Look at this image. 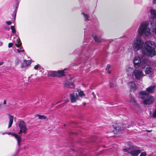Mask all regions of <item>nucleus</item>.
<instances>
[{
  "mask_svg": "<svg viewBox=\"0 0 156 156\" xmlns=\"http://www.w3.org/2000/svg\"><path fill=\"white\" fill-rule=\"evenodd\" d=\"M114 129H115V130L117 131V132H119L121 130V127H119V126L118 127H114Z\"/></svg>",
  "mask_w": 156,
  "mask_h": 156,
  "instance_id": "c85d7f7f",
  "label": "nucleus"
},
{
  "mask_svg": "<svg viewBox=\"0 0 156 156\" xmlns=\"http://www.w3.org/2000/svg\"><path fill=\"white\" fill-rule=\"evenodd\" d=\"M22 48H23L22 47H21L20 49H17V50L18 53H20L21 52H24V50H21L22 49Z\"/></svg>",
  "mask_w": 156,
  "mask_h": 156,
  "instance_id": "7c9ffc66",
  "label": "nucleus"
},
{
  "mask_svg": "<svg viewBox=\"0 0 156 156\" xmlns=\"http://www.w3.org/2000/svg\"><path fill=\"white\" fill-rule=\"evenodd\" d=\"M34 68L36 69L39 70L40 72H41L43 69V68L39 65L35 66Z\"/></svg>",
  "mask_w": 156,
  "mask_h": 156,
  "instance_id": "5701e85b",
  "label": "nucleus"
},
{
  "mask_svg": "<svg viewBox=\"0 0 156 156\" xmlns=\"http://www.w3.org/2000/svg\"><path fill=\"white\" fill-rule=\"evenodd\" d=\"M56 77H62L65 76L63 70H59L56 72Z\"/></svg>",
  "mask_w": 156,
  "mask_h": 156,
  "instance_id": "f3484780",
  "label": "nucleus"
},
{
  "mask_svg": "<svg viewBox=\"0 0 156 156\" xmlns=\"http://www.w3.org/2000/svg\"><path fill=\"white\" fill-rule=\"evenodd\" d=\"M106 71H107V72L108 73V74H111V71L110 70H109V69L108 70H106Z\"/></svg>",
  "mask_w": 156,
  "mask_h": 156,
  "instance_id": "58836bf2",
  "label": "nucleus"
},
{
  "mask_svg": "<svg viewBox=\"0 0 156 156\" xmlns=\"http://www.w3.org/2000/svg\"><path fill=\"white\" fill-rule=\"evenodd\" d=\"M156 46L154 41H147L145 42L144 48L142 49L144 55L149 57H152L156 54L155 50Z\"/></svg>",
  "mask_w": 156,
  "mask_h": 156,
  "instance_id": "f03ea898",
  "label": "nucleus"
},
{
  "mask_svg": "<svg viewBox=\"0 0 156 156\" xmlns=\"http://www.w3.org/2000/svg\"><path fill=\"white\" fill-rule=\"evenodd\" d=\"M17 9V7H16V9H15V15L16 16V9Z\"/></svg>",
  "mask_w": 156,
  "mask_h": 156,
  "instance_id": "79ce46f5",
  "label": "nucleus"
},
{
  "mask_svg": "<svg viewBox=\"0 0 156 156\" xmlns=\"http://www.w3.org/2000/svg\"><path fill=\"white\" fill-rule=\"evenodd\" d=\"M37 116H38L39 118L40 119H45L46 118V117L43 115H37Z\"/></svg>",
  "mask_w": 156,
  "mask_h": 156,
  "instance_id": "a878e982",
  "label": "nucleus"
},
{
  "mask_svg": "<svg viewBox=\"0 0 156 156\" xmlns=\"http://www.w3.org/2000/svg\"><path fill=\"white\" fill-rule=\"evenodd\" d=\"M31 62L29 60L27 61L25 60H23V62L22 63L21 67L22 68H25L27 66H29Z\"/></svg>",
  "mask_w": 156,
  "mask_h": 156,
  "instance_id": "4468645a",
  "label": "nucleus"
},
{
  "mask_svg": "<svg viewBox=\"0 0 156 156\" xmlns=\"http://www.w3.org/2000/svg\"><path fill=\"white\" fill-rule=\"evenodd\" d=\"M70 100L72 103L76 102V100L78 99V95L76 91H74L73 93L70 94Z\"/></svg>",
  "mask_w": 156,
  "mask_h": 156,
  "instance_id": "9d476101",
  "label": "nucleus"
},
{
  "mask_svg": "<svg viewBox=\"0 0 156 156\" xmlns=\"http://www.w3.org/2000/svg\"><path fill=\"white\" fill-rule=\"evenodd\" d=\"M92 36L93 37L94 41H95L99 43L101 42L102 40L101 38L98 37L95 34H93L92 35Z\"/></svg>",
  "mask_w": 156,
  "mask_h": 156,
  "instance_id": "a211bd4d",
  "label": "nucleus"
},
{
  "mask_svg": "<svg viewBox=\"0 0 156 156\" xmlns=\"http://www.w3.org/2000/svg\"><path fill=\"white\" fill-rule=\"evenodd\" d=\"M82 14H83L84 17L85 18L86 21L89 20V18L90 17V16L84 13L83 12H82Z\"/></svg>",
  "mask_w": 156,
  "mask_h": 156,
  "instance_id": "b1692460",
  "label": "nucleus"
},
{
  "mask_svg": "<svg viewBox=\"0 0 156 156\" xmlns=\"http://www.w3.org/2000/svg\"><path fill=\"white\" fill-rule=\"evenodd\" d=\"M6 101L5 100H4V102H3V104L5 105V104H6Z\"/></svg>",
  "mask_w": 156,
  "mask_h": 156,
  "instance_id": "37998d69",
  "label": "nucleus"
},
{
  "mask_svg": "<svg viewBox=\"0 0 156 156\" xmlns=\"http://www.w3.org/2000/svg\"><path fill=\"white\" fill-rule=\"evenodd\" d=\"M115 79H112L109 81V86L111 88H114L116 87V84L115 83Z\"/></svg>",
  "mask_w": 156,
  "mask_h": 156,
  "instance_id": "2eb2a0df",
  "label": "nucleus"
},
{
  "mask_svg": "<svg viewBox=\"0 0 156 156\" xmlns=\"http://www.w3.org/2000/svg\"><path fill=\"white\" fill-rule=\"evenodd\" d=\"M92 94L93 95L94 98H95V94L94 92H93L92 93Z\"/></svg>",
  "mask_w": 156,
  "mask_h": 156,
  "instance_id": "ea45409f",
  "label": "nucleus"
},
{
  "mask_svg": "<svg viewBox=\"0 0 156 156\" xmlns=\"http://www.w3.org/2000/svg\"><path fill=\"white\" fill-rule=\"evenodd\" d=\"M128 147L124 148L123 151L127 152L133 156H137L140 153L141 151L139 149L140 148L133 145L130 143L128 144Z\"/></svg>",
  "mask_w": 156,
  "mask_h": 156,
  "instance_id": "39448f33",
  "label": "nucleus"
},
{
  "mask_svg": "<svg viewBox=\"0 0 156 156\" xmlns=\"http://www.w3.org/2000/svg\"><path fill=\"white\" fill-rule=\"evenodd\" d=\"M77 91L78 92L79 94V96L82 97L85 95L83 91L80 90L79 91V90H77Z\"/></svg>",
  "mask_w": 156,
  "mask_h": 156,
  "instance_id": "393cba45",
  "label": "nucleus"
},
{
  "mask_svg": "<svg viewBox=\"0 0 156 156\" xmlns=\"http://www.w3.org/2000/svg\"><path fill=\"white\" fill-rule=\"evenodd\" d=\"M12 46H13V44L12 43H9L8 44V47L9 48L12 47Z\"/></svg>",
  "mask_w": 156,
  "mask_h": 156,
  "instance_id": "c9c22d12",
  "label": "nucleus"
},
{
  "mask_svg": "<svg viewBox=\"0 0 156 156\" xmlns=\"http://www.w3.org/2000/svg\"><path fill=\"white\" fill-rule=\"evenodd\" d=\"M17 5H18V4H19V2H18V1H17Z\"/></svg>",
  "mask_w": 156,
  "mask_h": 156,
  "instance_id": "8fccbe9b",
  "label": "nucleus"
},
{
  "mask_svg": "<svg viewBox=\"0 0 156 156\" xmlns=\"http://www.w3.org/2000/svg\"><path fill=\"white\" fill-rule=\"evenodd\" d=\"M16 43L15 44V45L18 48H20L21 46L22 43L21 41L19 38L16 40Z\"/></svg>",
  "mask_w": 156,
  "mask_h": 156,
  "instance_id": "412c9836",
  "label": "nucleus"
},
{
  "mask_svg": "<svg viewBox=\"0 0 156 156\" xmlns=\"http://www.w3.org/2000/svg\"><path fill=\"white\" fill-rule=\"evenodd\" d=\"M2 104H0V109L2 108Z\"/></svg>",
  "mask_w": 156,
  "mask_h": 156,
  "instance_id": "de8ad7c7",
  "label": "nucleus"
},
{
  "mask_svg": "<svg viewBox=\"0 0 156 156\" xmlns=\"http://www.w3.org/2000/svg\"><path fill=\"white\" fill-rule=\"evenodd\" d=\"M1 133L3 135H5V134H6V133Z\"/></svg>",
  "mask_w": 156,
  "mask_h": 156,
  "instance_id": "c03bdc74",
  "label": "nucleus"
},
{
  "mask_svg": "<svg viewBox=\"0 0 156 156\" xmlns=\"http://www.w3.org/2000/svg\"><path fill=\"white\" fill-rule=\"evenodd\" d=\"M6 23L7 24L9 25H10L11 24V22L9 21H6Z\"/></svg>",
  "mask_w": 156,
  "mask_h": 156,
  "instance_id": "e433bc0d",
  "label": "nucleus"
},
{
  "mask_svg": "<svg viewBox=\"0 0 156 156\" xmlns=\"http://www.w3.org/2000/svg\"><path fill=\"white\" fill-rule=\"evenodd\" d=\"M9 125L8 126V128H9L12 125L13 123V116L10 115H9Z\"/></svg>",
  "mask_w": 156,
  "mask_h": 156,
  "instance_id": "6ab92c4d",
  "label": "nucleus"
},
{
  "mask_svg": "<svg viewBox=\"0 0 156 156\" xmlns=\"http://www.w3.org/2000/svg\"><path fill=\"white\" fill-rule=\"evenodd\" d=\"M36 77V75H31L28 77V79L29 80H30V81H31V80H34Z\"/></svg>",
  "mask_w": 156,
  "mask_h": 156,
  "instance_id": "cd10ccee",
  "label": "nucleus"
},
{
  "mask_svg": "<svg viewBox=\"0 0 156 156\" xmlns=\"http://www.w3.org/2000/svg\"><path fill=\"white\" fill-rule=\"evenodd\" d=\"M83 104L84 105H86V103L85 102H83Z\"/></svg>",
  "mask_w": 156,
  "mask_h": 156,
  "instance_id": "49530a36",
  "label": "nucleus"
},
{
  "mask_svg": "<svg viewBox=\"0 0 156 156\" xmlns=\"http://www.w3.org/2000/svg\"><path fill=\"white\" fill-rule=\"evenodd\" d=\"M152 116L153 118H156V109L154 111L153 114Z\"/></svg>",
  "mask_w": 156,
  "mask_h": 156,
  "instance_id": "2f4dec72",
  "label": "nucleus"
},
{
  "mask_svg": "<svg viewBox=\"0 0 156 156\" xmlns=\"http://www.w3.org/2000/svg\"><path fill=\"white\" fill-rule=\"evenodd\" d=\"M61 102V101L58 102H57V104H58V103H59Z\"/></svg>",
  "mask_w": 156,
  "mask_h": 156,
  "instance_id": "3c124183",
  "label": "nucleus"
},
{
  "mask_svg": "<svg viewBox=\"0 0 156 156\" xmlns=\"http://www.w3.org/2000/svg\"><path fill=\"white\" fill-rule=\"evenodd\" d=\"M11 29L12 30V32L13 33H16V30L15 29V27L14 26H11Z\"/></svg>",
  "mask_w": 156,
  "mask_h": 156,
  "instance_id": "c756f323",
  "label": "nucleus"
},
{
  "mask_svg": "<svg viewBox=\"0 0 156 156\" xmlns=\"http://www.w3.org/2000/svg\"><path fill=\"white\" fill-rule=\"evenodd\" d=\"M152 130H147V131L148 132H151Z\"/></svg>",
  "mask_w": 156,
  "mask_h": 156,
  "instance_id": "09e8293b",
  "label": "nucleus"
},
{
  "mask_svg": "<svg viewBox=\"0 0 156 156\" xmlns=\"http://www.w3.org/2000/svg\"><path fill=\"white\" fill-rule=\"evenodd\" d=\"M18 125L20 129L19 134L23 132L24 134L27 133V129L25 122L23 121H20L19 122Z\"/></svg>",
  "mask_w": 156,
  "mask_h": 156,
  "instance_id": "0eeeda50",
  "label": "nucleus"
},
{
  "mask_svg": "<svg viewBox=\"0 0 156 156\" xmlns=\"http://www.w3.org/2000/svg\"><path fill=\"white\" fill-rule=\"evenodd\" d=\"M128 85L131 90L134 91L136 89V86L134 82L132 81L129 82Z\"/></svg>",
  "mask_w": 156,
  "mask_h": 156,
  "instance_id": "ddd939ff",
  "label": "nucleus"
},
{
  "mask_svg": "<svg viewBox=\"0 0 156 156\" xmlns=\"http://www.w3.org/2000/svg\"><path fill=\"white\" fill-rule=\"evenodd\" d=\"M152 62L148 59L142 58H140V65L142 68H145V70L146 74H150L152 72V69L151 66Z\"/></svg>",
  "mask_w": 156,
  "mask_h": 156,
  "instance_id": "20e7f679",
  "label": "nucleus"
},
{
  "mask_svg": "<svg viewBox=\"0 0 156 156\" xmlns=\"http://www.w3.org/2000/svg\"><path fill=\"white\" fill-rule=\"evenodd\" d=\"M133 63L135 68L134 69L132 76H134L137 80L142 79L144 75L143 71L138 67L140 66V58L138 56L135 57L133 60Z\"/></svg>",
  "mask_w": 156,
  "mask_h": 156,
  "instance_id": "7ed1b4c3",
  "label": "nucleus"
},
{
  "mask_svg": "<svg viewBox=\"0 0 156 156\" xmlns=\"http://www.w3.org/2000/svg\"><path fill=\"white\" fill-rule=\"evenodd\" d=\"M134 69L132 68L129 66L126 67L125 71L128 76H131L133 75Z\"/></svg>",
  "mask_w": 156,
  "mask_h": 156,
  "instance_id": "f8f14e48",
  "label": "nucleus"
},
{
  "mask_svg": "<svg viewBox=\"0 0 156 156\" xmlns=\"http://www.w3.org/2000/svg\"><path fill=\"white\" fill-rule=\"evenodd\" d=\"M130 96H129L130 101L131 103H133L135 105H137L135 101L134 100V97L131 96L130 94Z\"/></svg>",
  "mask_w": 156,
  "mask_h": 156,
  "instance_id": "4be33fe9",
  "label": "nucleus"
},
{
  "mask_svg": "<svg viewBox=\"0 0 156 156\" xmlns=\"http://www.w3.org/2000/svg\"><path fill=\"white\" fill-rule=\"evenodd\" d=\"M3 63V62H0V66L2 65Z\"/></svg>",
  "mask_w": 156,
  "mask_h": 156,
  "instance_id": "a18cd8bd",
  "label": "nucleus"
},
{
  "mask_svg": "<svg viewBox=\"0 0 156 156\" xmlns=\"http://www.w3.org/2000/svg\"><path fill=\"white\" fill-rule=\"evenodd\" d=\"M130 126H129V125H127V126H126V125L125 124H123V125H122V128H129L130 127Z\"/></svg>",
  "mask_w": 156,
  "mask_h": 156,
  "instance_id": "f704fd0d",
  "label": "nucleus"
},
{
  "mask_svg": "<svg viewBox=\"0 0 156 156\" xmlns=\"http://www.w3.org/2000/svg\"><path fill=\"white\" fill-rule=\"evenodd\" d=\"M153 4H156V0H153Z\"/></svg>",
  "mask_w": 156,
  "mask_h": 156,
  "instance_id": "a19ab883",
  "label": "nucleus"
},
{
  "mask_svg": "<svg viewBox=\"0 0 156 156\" xmlns=\"http://www.w3.org/2000/svg\"><path fill=\"white\" fill-rule=\"evenodd\" d=\"M140 156H146V153L145 152L141 153Z\"/></svg>",
  "mask_w": 156,
  "mask_h": 156,
  "instance_id": "473e14b6",
  "label": "nucleus"
},
{
  "mask_svg": "<svg viewBox=\"0 0 156 156\" xmlns=\"http://www.w3.org/2000/svg\"><path fill=\"white\" fill-rule=\"evenodd\" d=\"M149 25V23L146 22H144L140 24L137 30L138 35L134 39L132 43L133 49L135 51L139 50L143 47L144 41L140 36L143 34L147 36L151 35Z\"/></svg>",
  "mask_w": 156,
  "mask_h": 156,
  "instance_id": "f257e3e1",
  "label": "nucleus"
},
{
  "mask_svg": "<svg viewBox=\"0 0 156 156\" xmlns=\"http://www.w3.org/2000/svg\"><path fill=\"white\" fill-rule=\"evenodd\" d=\"M154 99L153 96H150L147 99L144 100L143 101V103L146 105L151 104L154 102Z\"/></svg>",
  "mask_w": 156,
  "mask_h": 156,
  "instance_id": "9b49d317",
  "label": "nucleus"
},
{
  "mask_svg": "<svg viewBox=\"0 0 156 156\" xmlns=\"http://www.w3.org/2000/svg\"><path fill=\"white\" fill-rule=\"evenodd\" d=\"M153 31L154 32L155 34H156V28H154L153 29Z\"/></svg>",
  "mask_w": 156,
  "mask_h": 156,
  "instance_id": "4c0bfd02",
  "label": "nucleus"
},
{
  "mask_svg": "<svg viewBox=\"0 0 156 156\" xmlns=\"http://www.w3.org/2000/svg\"><path fill=\"white\" fill-rule=\"evenodd\" d=\"M73 79L70 78L67 80L64 83V86L68 88H72L74 87Z\"/></svg>",
  "mask_w": 156,
  "mask_h": 156,
  "instance_id": "6e6552de",
  "label": "nucleus"
},
{
  "mask_svg": "<svg viewBox=\"0 0 156 156\" xmlns=\"http://www.w3.org/2000/svg\"><path fill=\"white\" fill-rule=\"evenodd\" d=\"M6 134L9 135L11 134L12 136H14L17 141V144L19 147L20 146V142L22 141V139L20 136L17 133H12L11 132L7 133Z\"/></svg>",
  "mask_w": 156,
  "mask_h": 156,
  "instance_id": "1a4fd4ad",
  "label": "nucleus"
},
{
  "mask_svg": "<svg viewBox=\"0 0 156 156\" xmlns=\"http://www.w3.org/2000/svg\"><path fill=\"white\" fill-rule=\"evenodd\" d=\"M21 62V60L18 58H16L15 60V64L17 65Z\"/></svg>",
  "mask_w": 156,
  "mask_h": 156,
  "instance_id": "bb28decb",
  "label": "nucleus"
},
{
  "mask_svg": "<svg viewBox=\"0 0 156 156\" xmlns=\"http://www.w3.org/2000/svg\"><path fill=\"white\" fill-rule=\"evenodd\" d=\"M155 87V85L151 86L147 88V91H143L139 93V97L141 99H143L149 96V93H152L154 92Z\"/></svg>",
  "mask_w": 156,
  "mask_h": 156,
  "instance_id": "423d86ee",
  "label": "nucleus"
},
{
  "mask_svg": "<svg viewBox=\"0 0 156 156\" xmlns=\"http://www.w3.org/2000/svg\"><path fill=\"white\" fill-rule=\"evenodd\" d=\"M111 67V66L110 65L108 64L106 68V70H109L110 68Z\"/></svg>",
  "mask_w": 156,
  "mask_h": 156,
  "instance_id": "72a5a7b5",
  "label": "nucleus"
},
{
  "mask_svg": "<svg viewBox=\"0 0 156 156\" xmlns=\"http://www.w3.org/2000/svg\"><path fill=\"white\" fill-rule=\"evenodd\" d=\"M150 13L151 14V17L153 18L156 19V10L154 9H151Z\"/></svg>",
  "mask_w": 156,
  "mask_h": 156,
  "instance_id": "dca6fc26",
  "label": "nucleus"
},
{
  "mask_svg": "<svg viewBox=\"0 0 156 156\" xmlns=\"http://www.w3.org/2000/svg\"><path fill=\"white\" fill-rule=\"evenodd\" d=\"M56 71H49L48 72V76L52 77H56Z\"/></svg>",
  "mask_w": 156,
  "mask_h": 156,
  "instance_id": "aec40b11",
  "label": "nucleus"
}]
</instances>
